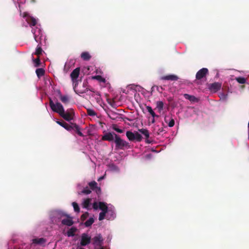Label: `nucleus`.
I'll return each mask as SVG.
<instances>
[{
	"label": "nucleus",
	"mask_w": 249,
	"mask_h": 249,
	"mask_svg": "<svg viewBox=\"0 0 249 249\" xmlns=\"http://www.w3.org/2000/svg\"><path fill=\"white\" fill-rule=\"evenodd\" d=\"M101 204V206H100L99 210H101L102 212L99 214V220L101 221L105 218L108 220L114 219L116 217L114 207L110 204L107 205V204L104 202H102Z\"/></svg>",
	"instance_id": "1"
},
{
	"label": "nucleus",
	"mask_w": 249,
	"mask_h": 249,
	"mask_svg": "<svg viewBox=\"0 0 249 249\" xmlns=\"http://www.w3.org/2000/svg\"><path fill=\"white\" fill-rule=\"evenodd\" d=\"M102 202H97L93 198H87L85 199L82 203V207L88 210L94 209L97 210L100 209V206H101Z\"/></svg>",
	"instance_id": "2"
},
{
	"label": "nucleus",
	"mask_w": 249,
	"mask_h": 249,
	"mask_svg": "<svg viewBox=\"0 0 249 249\" xmlns=\"http://www.w3.org/2000/svg\"><path fill=\"white\" fill-rule=\"evenodd\" d=\"M32 32L34 35L35 41L41 44V40L45 39V36L40 28V25H36L35 28H33Z\"/></svg>",
	"instance_id": "3"
},
{
	"label": "nucleus",
	"mask_w": 249,
	"mask_h": 249,
	"mask_svg": "<svg viewBox=\"0 0 249 249\" xmlns=\"http://www.w3.org/2000/svg\"><path fill=\"white\" fill-rule=\"evenodd\" d=\"M20 15L23 17V18L26 21L27 25H25L26 26H27V25H29L30 26H35L36 24L37 19L30 16L29 13L26 12L21 13L20 12Z\"/></svg>",
	"instance_id": "4"
},
{
	"label": "nucleus",
	"mask_w": 249,
	"mask_h": 249,
	"mask_svg": "<svg viewBox=\"0 0 249 249\" xmlns=\"http://www.w3.org/2000/svg\"><path fill=\"white\" fill-rule=\"evenodd\" d=\"M50 106L53 111L58 113L60 115L64 110L63 106L61 103L59 102L54 103L51 99H50Z\"/></svg>",
	"instance_id": "5"
},
{
	"label": "nucleus",
	"mask_w": 249,
	"mask_h": 249,
	"mask_svg": "<svg viewBox=\"0 0 249 249\" xmlns=\"http://www.w3.org/2000/svg\"><path fill=\"white\" fill-rule=\"evenodd\" d=\"M80 73V68H77L75 69L71 74V78L72 82L73 89L75 90L76 87L78 85L77 78Z\"/></svg>",
	"instance_id": "6"
},
{
	"label": "nucleus",
	"mask_w": 249,
	"mask_h": 249,
	"mask_svg": "<svg viewBox=\"0 0 249 249\" xmlns=\"http://www.w3.org/2000/svg\"><path fill=\"white\" fill-rule=\"evenodd\" d=\"M91 241V236L87 233H83L81 235L80 244L81 246L89 245Z\"/></svg>",
	"instance_id": "7"
},
{
	"label": "nucleus",
	"mask_w": 249,
	"mask_h": 249,
	"mask_svg": "<svg viewBox=\"0 0 249 249\" xmlns=\"http://www.w3.org/2000/svg\"><path fill=\"white\" fill-rule=\"evenodd\" d=\"M115 142L116 147L120 149H122L123 147H126L128 145L126 142L121 139L117 135H115Z\"/></svg>",
	"instance_id": "8"
},
{
	"label": "nucleus",
	"mask_w": 249,
	"mask_h": 249,
	"mask_svg": "<svg viewBox=\"0 0 249 249\" xmlns=\"http://www.w3.org/2000/svg\"><path fill=\"white\" fill-rule=\"evenodd\" d=\"M74 114L72 110H67L65 111V110L61 113L60 116L63 117L65 120L70 122L73 119V115Z\"/></svg>",
	"instance_id": "9"
},
{
	"label": "nucleus",
	"mask_w": 249,
	"mask_h": 249,
	"mask_svg": "<svg viewBox=\"0 0 249 249\" xmlns=\"http://www.w3.org/2000/svg\"><path fill=\"white\" fill-rule=\"evenodd\" d=\"M93 245L95 247H102L103 244V239L100 234L96 235L93 239Z\"/></svg>",
	"instance_id": "10"
},
{
	"label": "nucleus",
	"mask_w": 249,
	"mask_h": 249,
	"mask_svg": "<svg viewBox=\"0 0 249 249\" xmlns=\"http://www.w3.org/2000/svg\"><path fill=\"white\" fill-rule=\"evenodd\" d=\"M115 135L114 133L108 132L105 134L102 138V140L103 141H112L114 139H115Z\"/></svg>",
	"instance_id": "11"
},
{
	"label": "nucleus",
	"mask_w": 249,
	"mask_h": 249,
	"mask_svg": "<svg viewBox=\"0 0 249 249\" xmlns=\"http://www.w3.org/2000/svg\"><path fill=\"white\" fill-rule=\"evenodd\" d=\"M221 84L218 82H215L209 85V88L212 92H216L220 89Z\"/></svg>",
	"instance_id": "12"
},
{
	"label": "nucleus",
	"mask_w": 249,
	"mask_h": 249,
	"mask_svg": "<svg viewBox=\"0 0 249 249\" xmlns=\"http://www.w3.org/2000/svg\"><path fill=\"white\" fill-rule=\"evenodd\" d=\"M47 240L44 238H36L32 240V243L35 245H38L40 246H44Z\"/></svg>",
	"instance_id": "13"
},
{
	"label": "nucleus",
	"mask_w": 249,
	"mask_h": 249,
	"mask_svg": "<svg viewBox=\"0 0 249 249\" xmlns=\"http://www.w3.org/2000/svg\"><path fill=\"white\" fill-rule=\"evenodd\" d=\"M208 70L207 68H202L199 70L196 74V78L201 79L208 73Z\"/></svg>",
	"instance_id": "14"
},
{
	"label": "nucleus",
	"mask_w": 249,
	"mask_h": 249,
	"mask_svg": "<svg viewBox=\"0 0 249 249\" xmlns=\"http://www.w3.org/2000/svg\"><path fill=\"white\" fill-rule=\"evenodd\" d=\"M108 170L112 173H118L120 172L119 168L114 163L109 164Z\"/></svg>",
	"instance_id": "15"
},
{
	"label": "nucleus",
	"mask_w": 249,
	"mask_h": 249,
	"mask_svg": "<svg viewBox=\"0 0 249 249\" xmlns=\"http://www.w3.org/2000/svg\"><path fill=\"white\" fill-rule=\"evenodd\" d=\"M53 120L54 121H55V122H56V123L57 124H59L60 125H61V126H62L63 127H64L67 130L71 131L72 129V126L69 125L67 123H65L64 122H60L57 120H55V119L54 118L53 119Z\"/></svg>",
	"instance_id": "16"
},
{
	"label": "nucleus",
	"mask_w": 249,
	"mask_h": 249,
	"mask_svg": "<svg viewBox=\"0 0 249 249\" xmlns=\"http://www.w3.org/2000/svg\"><path fill=\"white\" fill-rule=\"evenodd\" d=\"M161 79L162 80L176 81L178 79V78L177 76L174 74H170L165 76H163L161 78Z\"/></svg>",
	"instance_id": "17"
},
{
	"label": "nucleus",
	"mask_w": 249,
	"mask_h": 249,
	"mask_svg": "<svg viewBox=\"0 0 249 249\" xmlns=\"http://www.w3.org/2000/svg\"><path fill=\"white\" fill-rule=\"evenodd\" d=\"M61 223L64 225L71 226L73 224V222L71 218L68 217L63 219L61 221Z\"/></svg>",
	"instance_id": "18"
},
{
	"label": "nucleus",
	"mask_w": 249,
	"mask_h": 249,
	"mask_svg": "<svg viewBox=\"0 0 249 249\" xmlns=\"http://www.w3.org/2000/svg\"><path fill=\"white\" fill-rule=\"evenodd\" d=\"M146 108L147 111L149 112V113L151 115L152 118H159V116L158 115L156 114L152 108L149 106H146Z\"/></svg>",
	"instance_id": "19"
},
{
	"label": "nucleus",
	"mask_w": 249,
	"mask_h": 249,
	"mask_svg": "<svg viewBox=\"0 0 249 249\" xmlns=\"http://www.w3.org/2000/svg\"><path fill=\"white\" fill-rule=\"evenodd\" d=\"M156 108L158 109V111L160 113L161 111L163 109L164 107V103L161 101H158L156 103Z\"/></svg>",
	"instance_id": "20"
},
{
	"label": "nucleus",
	"mask_w": 249,
	"mask_h": 249,
	"mask_svg": "<svg viewBox=\"0 0 249 249\" xmlns=\"http://www.w3.org/2000/svg\"><path fill=\"white\" fill-rule=\"evenodd\" d=\"M81 57L83 60L88 61L90 59L91 56L88 52H85L81 54Z\"/></svg>",
	"instance_id": "21"
},
{
	"label": "nucleus",
	"mask_w": 249,
	"mask_h": 249,
	"mask_svg": "<svg viewBox=\"0 0 249 249\" xmlns=\"http://www.w3.org/2000/svg\"><path fill=\"white\" fill-rule=\"evenodd\" d=\"M60 100L64 104H67L70 101V97L68 95H62L60 94Z\"/></svg>",
	"instance_id": "22"
},
{
	"label": "nucleus",
	"mask_w": 249,
	"mask_h": 249,
	"mask_svg": "<svg viewBox=\"0 0 249 249\" xmlns=\"http://www.w3.org/2000/svg\"><path fill=\"white\" fill-rule=\"evenodd\" d=\"M184 97L185 99L191 101V102H196L197 101V99L196 97L193 95H189L188 94H184Z\"/></svg>",
	"instance_id": "23"
},
{
	"label": "nucleus",
	"mask_w": 249,
	"mask_h": 249,
	"mask_svg": "<svg viewBox=\"0 0 249 249\" xmlns=\"http://www.w3.org/2000/svg\"><path fill=\"white\" fill-rule=\"evenodd\" d=\"M76 229L72 227L70 230H69L67 232V235L68 237H72L74 235L75 232L76 231Z\"/></svg>",
	"instance_id": "24"
},
{
	"label": "nucleus",
	"mask_w": 249,
	"mask_h": 249,
	"mask_svg": "<svg viewBox=\"0 0 249 249\" xmlns=\"http://www.w3.org/2000/svg\"><path fill=\"white\" fill-rule=\"evenodd\" d=\"M164 121L166 123L168 124V125L170 127H173L175 124V121L172 118L170 119V121L168 122V117H165Z\"/></svg>",
	"instance_id": "25"
},
{
	"label": "nucleus",
	"mask_w": 249,
	"mask_h": 249,
	"mask_svg": "<svg viewBox=\"0 0 249 249\" xmlns=\"http://www.w3.org/2000/svg\"><path fill=\"white\" fill-rule=\"evenodd\" d=\"M139 131L140 133H141L142 134H143L145 136L146 139H147L149 138V133L147 129L142 128V129H139Z\"/></svg>",
	"instance_id": "26"
},
{
	"label": "nucleus",
	"mask_w": 249,
	"mask_h": 249,
	"mask_svg": "<svg viewBox=\"0 0 249 249\" xmlns=\"http://www.w3.org/2000/svg\"><path fill=\"white\" fill-rule=\"evenodd\" d=\"M91 193V191L89 189L88 187L84 188L81 191H78V193L79 195L81 194H85L88 195Z\"/></svg>",
	"instance_id": "27"
},
{
	"label": "nucleus",
	"mask_w": 249,
	"mask_h": 249,
	"mask_svg": "<svg viewBox=\"0 0 249 249\" xmlns=\"http://www.w3.org/2000/svg\"><path fill=\"white\" fill-rule=\"evenodd\" d=\"M126 135L127 138L130 141H134V132H132L130 131H128L126 133Z\"/></svg>",
	"instance_id": "28"
},
{
	"label": "nucleus",
	"mask_w": 249,
	"mask_h": 249,
	"mask_svg": "<svg viewBox=\"0 0 249 249\" xmlns=\"http://www.w3.org/2000/svg\"><path fill=\"white\" fill-rule=\"evenodd\" d=\"M94 221L93 217H91L85 222L84 225L87 227H89L93 223Z\"/></svg>",
	"instance_id": "29"
},
{
	"label": "nucleus",
	"mask_w": 249,
	"mask_h": 249,
	"mask_svg": "<svg viewBox=\"0 0 249 249\" xmlns=\"http://www.w3.org/2000/svg\"><path fill=\"white\" fill-rule=\"evenodd\" d=\"M43 52V51L41 48V45L40 44H38L36 49L35 54L39 56L40 54H41Z\"/></svg>",
	"instance_id": "30"
},
{
	"label": "nucleus",
	"mask_w": 249,
	"mask_h": 249,
	"mask_svg": "<svg viewBox=\"0 0 249 249\" xmlns=\"http://www.w3.org/2000/svg\"><path fill=\"white\" fill-rule=\"evenodd\" d=\"M236 81L239 84H245L247 83V79L243 77H237L235 78Z\"/></svg>",
	"instance_id": "31"
},
{
	"label": "nucleus",
	"mask_w": 249,
	"mask_h": 249,
	"mask_svg": "<svg viewBox=\"0 0 249 249\" xmlns=\"http://www.w3.org/2000/svg\"><path fill=\"white\" fill-rule=\"evenodd\" d=\"M36 74L38 78L43 76L44 74V70L42 68L37 69L36 71Z\"/></svg>",
	"instance_id": "32"
},
{
	"label": "nucleus",
	"mask_w": 249,
	"mask_h": 249,
	"mask_svg": "<svg viewBox=\"0 0 249 249\" xmlns=\"http://www.w3.org/2000/svg\"><path fill=\"white\" fill-rule=\"evenodd\" d=\"M142 137L141 135L138 132H134V140H136L138 142L141 141Z\"/></svg>",
	"instance_id": "33"
},
{
	"label": "nucleus",
	"mask_w": 249,
	"mask_h": 249,
	"mask_svg": "<svg viewBox=\"0 0 249 249\" xmlns=\"http://www.w3.org/2000/svg\"><path fill=\"white\" fill-rule=\"evenodd\" d=\"M92 79H96L99 82L105 83L106 82V80L105 78L102 77L100 75H96L92 77Z\"/></svg>",
	"instance_id": "34"
},
{
	"label": "nucleus",
	"mask_w": 249,
	"mask_h": 249,
	"mask_svg": "<svg viewBox=\"0 0 249 249\" xmlns=\"http://www.w3.org/2000/svg\"><path fill=\"white\" fill-rule=\"evenodd\" d=\"M72 205L73 207L74 211L76 213H79L80 212V209L77 203L74 202H72Z\"/></svg>",
	"instance_id": "35"
},
{
	"label": "nucleus",
	"mask_w": 249,
	"mask_h": 249,
	"mask_svg": "<svg viewBox=\"0 0 249 249\" xmlns=\"http://www.w3.org/2000/svg\"><path fill=\"white\" fill-rule=\"evenodd\" d=\"M89 185L91 189L94 190L97 188V184L95 181H93L89 182Z\"/></svg>",
	"instance_id": "36"
},
{
	"label": "nucleus",
	"mask_w": 249,
	"mask_h": 249,
	"mask_svg": "<svg viewBox=\"0 0 249 249\" xmlns=\"http://www.w3.org/2000/svg\"><path fill=\"white\" fill-rule=\"evenodd\" d=\"M54 214L58 217V219H59L60 218V217H61L62 216H64V215L68 217L67 215H65L63 213H62L60 211H56V212H54Z\"/></svg>",
	"instance_id": "37"
},
{
	"label": "nucleus",
	"mask_w": 249,
	"mask_h": 249,
	"mask_svg": "<svg viewBox=\"0 0 249 249\" xmlns=\"http://www.w3.org/2000/svg\"><path fill=\"white\" fill-rule=\"evenodd\" d=\"M228 95L224 93H220L219 94V97L220 100L223 101H226L227 99Z\"/></svg>",
	"instance_id": "38"
},
{
	"label": "nucleus",
	"mask_w": 249,
	"mask_h": 249,
	"mask_svg": "<svg viewBox=\"0 0 249 249\" xmlns=\"http://www.w3.org/2000/svg\"><path fill=\"white\" fill-rule=\"evenodd\" d=\"M74 127L75 128L76 130L77 133L80 136H83V134L80 130L79 126L76 124H74Z\"/></svg>",
	"instance_id": "39"
},
{
	"label": "nucleus",
	"mask_w": 249,
	"mask_h": 249,
	"mask_svg": "<svg viewBox=\"0 0 249 249\" xmlns=\"http://www.w3.org/2000/svg\"><path fill=\"white\" fill-rule=\"evenodd\" d=\"M33 61H34V65H35V67H38L39 65V64H40V60H39V57H38L36 59H34Z\"/></svg>",
	"instance_id": "40"
},
{
	"label": "nucleus",
	"mask_w": 249,
	"mask_h": 249,
	"mask_svg": "<svg viewBox=\"0 0 249 249\" xmlns=\"http://www.w3.org/2000/svg\"><path fill=\"white\" fill-rule=\"evenodd\" d=\"M88 113L89 115L91 116H94L96 115L95 111L92 109H88Z\"/></svg>",
	"instance_id": "41"
},
{
	"label": "nucleus",
	"mask_w": 249,
	"mask_h": 249,
	"mask_svg": "<svg viewBox=\"0 0 249 249\" xmlns=\"http://www.w3.org/2000/svg\"><path fill=\"white\" fill-rule=\"evenodd\" d=\"M88 215L89 214L88 213H83L81 216V220L84 221L87 218Z\"/></svg>",
	"instance_id": "42"
},
{
	"label": "nucleus",
	"mask_w": 249,
	"mask_h": 249,
	"mask_svg": "<svg viewBox=\"0 0 249 249\" xmlns=\"http://www.w3.org/2000/svg\"><path fill=\"white\" fill-rule=\"evenodd\" d=\"M155 88H156L157 90L160 92H162V88L161 87H159L158 86H154L152 87V89H154Z\"/></svg>",
	"instance_id": "43"
},
{
	"label": "nucleus",
	"mask_w": 249,
	"mask_h": 249,
	"mask_svg": "<svg viewBox=\"0 0 249 249\" xmlns=\"http://www.w3.org/2000/svg\"><path fill=\"white\" fill-rule=\"evenodd\" d=\"M114 129L117 132H119V133H120L123 132V130L121 129H120V128H115Z\"/></svg>",
	"instance_id": "44"
},
{
	"label": "nucleus",
	"mask_w": 249,
	"mask_h": 249,
	"mask_svg": "<svg viewBox=\"0 0 249 249\" xmlns=\"http://www.w3.org/2000/svg\"><path fill=\"white\" fill-rule=\"evenodd\" d=\"M133 87H135L134 89L135 90L139 89L140 88H141V87L138 85H132Z\"/></svg>",
	"instance_id": "45"
},
{
	"label": "nucleus",
	"mask_w": 249,
	"mask_h": 249,
	"mask_svg": "<svg viewBox=\"0 0 249 249\" xmlns=\"http://www.w3.org/2000/svg\"><path fill=\"white\" fill-rule=\"evenodd\" d=\"M155 118H152L151 120V124H154L156 122V120H155Z\"/></svg>",
	"instance_id": "46"
},
{
	"label": "nucleus",
	"mask_w": 249,
	"mask_h": 249,
	"mask_svg": "<svg viewBox=\"0 0 249 249\" xmlns=\"http://www.w3.org/2000/svg\"><path fill=\"white\" fill-rule=\"evenodd\" d=\"M52 218V221L53 222H57V220L56 219H53V217L51 218Z\"/></svg>",
	"instance_id": "47"
},
{
	"label": "nucleus",
	"mask_w": 249,
	"mask_h": 249,
	"mask_svg": "<svg viewBox=\"0 0 249 249\" xmlns=\"http://www.w3.org/2000/svg\"><path fill=\"white\" fill-rule=\"evenodd\" d=\"M104 178V176L101 177H100V178H98V181H100V180H101L103 179Z\"/></svg>",
	"instance_id": "48"
},
{
	"label": "nucleus",
	"mask_w": 249,
	"mask_h": 249,
	"mask_svg": "<svg viewBox=\"0 0 249 249\" xmlns=\"http://www.w3.org/2000/svg\"><path fill=\"white\" fill-rule=\"evenodd\" d=\"M151 157V154H148L146 155V157L147 158H150Z\"/></svg>",
	"instance_id": "49"
},
{
	"label": "nucleus",
	"mask_w": 249,
	"mask_h": 249,
	"mask_svg": "<svg viewBox=\"0 0 249 249\" xmlns=\"http://www.w3.org/2000/svg\"><path fill=\"white\" fill-rule=\"evenodd\" d=\"M146 142L148 143H150V141L148 140H146Z\"/></svg>",
	"instance_id": "50"
},
{
	"label": "nucleus",
	"mask_w": 249,
	"mask_h": 249,
	"mask_svg": "<svg viewBox=\"0 0 249 249\" xmlns=\"http://www.w3.org/2000/svg\"><path fill=\"white\" fill-rule=\"evenodd\" d=\"M77 249H85L82 248V247H78V248H77Z\"/></svg>",
	"instance_id": "51"
},
{
	"label": "nucleus",
	"mask_w": 249,
	"mask_h": 249,
	"mask_svg": "<svg viewBox=\"0 0 249 249\" xmlns=\"http://www.w3.org/2000/svg\"><path fill=\"white\" fill-rule=\"evenodd\" d=\"M77 187L78 188H79V189H80V184H78Z\"/></svg>",
	"instance_id": "52"
},
{
	"label": "nucleus",
	"mask_w": 249,
	"mask_h": 249,
	"mask_svg": "<svg viewBox=\"0 0 249 249\" xmlns=\"http://www.w3.org/2000/svg\"><path fill=\"white\" fill-rule=\"evenodd\" d=\"M32 1H33V2H35V0H32Z\"/></svg>",
	"instance_id": "53"
},
{
	"label": "nucleus",
	"mask_w": 249,
	"mask_h": 249,
	"mask_svg": "<svg viewBox=\"0 0 249 249\" xmlns=\"http://www.w3.org/2000/svg\"><path fill=\"white\" fill-rule=\"evenodd\" d=\"M100 249H103V248H101Z\"/></svg>",
	"instance_id": "54"
}]
</instances>
